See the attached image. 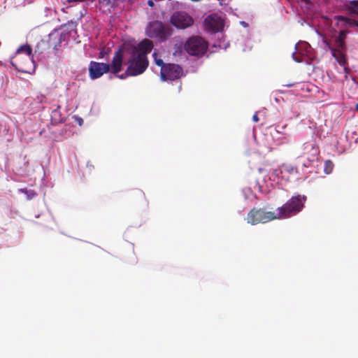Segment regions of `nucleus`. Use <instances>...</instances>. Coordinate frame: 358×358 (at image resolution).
<instances>
[{
	"instance_id": "obj_8",
	"label": "nucleus",
	"mask_w": 358,
	"mask_h": 358,
	"mask_svg": "<svg viewBox=\"0 0 358 358\" xmlns=\"http://www.w3.org/2000/svg\"><path fill=\"white\" fill-rule=\"evenodd\" d=\"M182 73V68L178 64H166L165 66L161 68L160 76L163 80H174L180 78Z\"/></svg>"
},
{
	"instance_id": "obj_14",
	"label": "nucleus",
	"mask_w": 358,
	"mask_h": 358,
	"mask_svg": "<svg viewBox=\"0 0 358 358\" xmlns=\"http://www.w3.org/2000/svg\"><path fill=\"white\" fill-rule=\"evenodd\" d=\"M343 50L338 48L333 51L332 56L335 58L336 62L343 67L345 73H348L350 69L348 66V62L345 54L343 52Z\"/></svg>"
},
{
	"instance_id": "obj_31",
	"label": "nucleus",
	"mask_w": 358,
	"mask_h": 358,
	"mask_svg": "<svg viewBox=\"0 0 358 358\" xmlns=\"http://www.w3.org/2000/svg\"><path fill=\"white\" fill-rule=\"evenodd\" d=\"M303 2L306 3H310V0H301Z\"/></svg>"
},
{
	"instance_id": "obj_19",
	"label": "nucleus",
	"mask_w": 358,
	"mask_h": 358,
	"mask_svg": "<svg viewBox=\"0 0 358 358\" xmlns=\"http://www.w3.org/2000/svg\"><path fill=\"white\" fill-rule=\"evenodd\" d=\"M281 166L285 176L287 173L289 175L297 173V168L292 164H284Z\"/></svg>"
},
{
	"instance_id": "obj_34",
	"label": "nucleus",
	"mask_w": 358,
	"mask_h": 358,
	"mask_svg": "<svg viewBox=\"0 0 358 358\" xmlns=\"http://www.w3.org/2000/svg\"><path fill=\"white\" fill-rule=\"evenodd\" d=\"M80 122H83V120H80V121H78L79 124H81Z\"/></svg>"
},
{
	"instance_id": "obj_1",
	"label": "nucleus",
	"mask_w": 358,
	"mask_h": 358,
	"mask_svg": "<svg viewBox=\"0 0 358 358\" xmlns=\"http://www.w3.org/2000/svg\"><path fill=\"white\" fill-rule=\"evenodd\" d=\"M306 201V196L298 194L292 196L285 204L277 208L278 219H286L296 215L303 208Z\"/></svg>"
},
{
	"instance_id": "obj_25",
	"label": "nucleus",
	"mask_w": 358,
	"mask_h": 358,
	"mask_svg": "<svg viewBox=\"0 0 358 358\" xmlns=\"http://www.w3.org/2000/svg\"><path fill=\"white\" fill-rule=\"evenodd\" d=\"M324 43L326 44V45H327V47L328 48V49L331 50V53H333V51H334V50H337V49H338L336 46V47H334V46L331 44V43H330L329 41H327V40H325V41H324Z\"/></svg>"
},
{
	"instance_id": "obj_10",
	"label": "nucleus",
	"mask_w": 358,
	"mask_h": 358,
	"mask_svg": "<svg viewBox=\"0 0 358 358\" xmlns=\"http://www.w3.org/2000/svg\"><path fill=\"white\" fill-rule=\"evenodd\" d=\"M110 71V64L92 61L89 66V74L91 79L100 78Z\"/></svg>"
},
{
	"instance_id": "obj_13",
	"label": "nucleus",
	"mask_w": 358,
	"mask_h": 358,
	"mask_svg": "<svg viewBox=\"0 0 358 358\" xmlns=\"http://www.w3.org/2000/svg\"><path fill=\"white\" fill-rule=\"evenodd\" d=\"M123 62V51L119 49L115 52L111 64H110V71L113 74H117L122 71Z\"/></svg>"
},
{
	"instance_id": "obj_33",
	"label": "nucleus",
	"mask_w": 358,
	"mask_h": 358,
	"mask_svg": "<svg viewBox=\"0 0 358 358\" xmlns=\"http://www.w3.org/2000/svg\"><path fill=\"white\" fill-rule=\"evenodd\" d=\"M80 122H83V120H80V121H78L79 124H81Z\"/></svg>"
},
{
	"instance_id": "obj_11",
	"label": "nucleus",
	"mask_w": 358,
	"mask_h": 358,
	"mask_svg": "<svg viewBox=\"0 0 358 358\" xmlns=\"http://www.w3.org/2000/svg\"><path fill=\"white\" fill-rule=\"evenodd\" d=\"M62 42L61 36H59L57 34L51 33L48 35V39L47 41H41L38 43L35 48V52L42 53V49L45 46H48V48H52L53 49H57V46L60 45Z\"/></svg>"
},
{
	"instance_id": "obj_7",
	"label": "nucleus",
	"mask_w": 358,
	"mask_h": 358,
	"mask_svg": "<svg viewBox=\"0 0 358 358\" xmlns=\"http://www.w3.org/2000/svg\"><path fill=\"white\" fill-rule=\"evenodd\" d=\"M170 22L178 29H185L194 24V20L185 11H176L171 16Z\"/></svg>"
},
{
	"instance_id": "obj_18",
	"label": "nucleus",
	"mask_w": 358,
	"mask_h": 358,
	"mask_svg": "<svg viewBox=\"0 0 358 358\" xmlns=\"http://www.w3.org/2000/svg\"><path fill=\"white\" fill-rule=\"evenodd\" d=\"M339 22H343L345 25L350 27H358V22L345 16L338 15L336 17Z\"/></svg>"
},
{
	"instance_id": "obj_12",
	"label": "nucleus",
	"mask_w": 358,
	"mask_h": 358,
	"mask_svg": "<svg viewBox=\"0 0 358 358\" xmlns=\"http://www.w3.org/2000/svg\"><path fill=\"white\" fill-rule=\"evenodd\" d=\"M153 43L149 39H144L140 42L137 46L133 47L131 52H135L137 55L148 58L147 55L152 51Z\"/></svg>"
},
{
	"instance_id": "obj_29",
	"label": "nucleus",
	"mask_w": 358,
	"mask_h": 358,
	"mask_svg": "<svg viewBox=\"0 0 358 358\" xmlns=\"http://www.w3.org/2000/svg\"><path fill=\"white\" fill-rule=\"evenodd\" d=\"M148 6H150V7H153V6H154V5H155V3H154L153 1H152V0H149V1H148Z\"/></svg>"
},
{
	"instance_id": "obj_6",
	"label": "nucleus",
	"mask_w": 358,
	"mask_h": 358,
	"mask_svg": "<svg viewBox=\"0 0 358 358\" xmlns=\"http://www.w3.org/2000/svg\"><path fill=\"white\" fill-rule=\"evenodd\" d=\"M185 50L192 56H203L208 50V43L201 36H192L185 43Z\"/></svg>"
},
{
	"instance_id": "obj_5",
	"label": "nucleus",
	"mask_w": 358,
	"mask_h": 358,
	"mask_svg": "<svg viewBox=\"0 0 358 358\" xmlns=\"http://www.w3.org/2000/svg\"><path fill=\"white\" fill-rule=\"evenodd\" d=\"M131 57L128 60V67L125 71L127 76H136L142 74L148 68L149 62L148 58L137 55L130 52Z\"/></svg>"
},
{
	"instance_id": "obj_36",
	"label": "nucleus",
	"mask_w": 358,
	"mask_h": 358,
	"mask_svg": "<svg viewBox=\"0 0 358 358\" xmlns=\"http://www.w3.org/2000/svg\"><path fill=\"white\" fill-rule=\"evenodd\" d=\"M103 1H107L108 3H109L110 0H103Z\"/></svg>"
},
{
	"instance_id": "obj_35",
	"label": "nucleus",
	"mask_w": 358,
	"mask_h": 358,
	"mask_svg": "<svg viewBox=\"0 0 358 358\" xmlns=\"http://www.w3.org/2000/svg\"><path fill=\"white\" fill-rule=\"evenodd\" d=\"M80 122H83V120H80V121H78L79 124H81Z\"/></svg>"
},
{
	"instance_id": "obj_17",
	"label": "nucleus",
	"mask_w": 358,
	"mask_h": 358,
	"mask_svg": "<svg viewBox=\"0 0 358 358\" xmlns=\"http://www.w3.org/2000/svg\"><path fill=\"white\" fill-rule=\"evenodd\" d=\"M347 10L351 15H358V1L353 0L345 3V4Z\"/></svg>"
},
{
	"instance_id": "obj_21",
	"label": "nucleus",
	"mask_w": 358,
	"mask_h": 358,
	"mask_svg": "<svg viewBox=\"0 0 358 358\" xmlns=\"http://www.w3.org/2000/svg\"><path fill=\"white\" fill-rule=\"evenodd\" d=\"M334 163L331 160H327L324 162V171L326 174H330L334 169Z\"/></svg>"
},
{
	"instance_id": "obj_16",
	"label": "nucleus",
	"mask_w": 358,
	"mask_h": 358,
	"mask_svg": "<svg viewBox=\"0 0 358 358\" xmlns=\"http://www.w3.org/2000/svg\"><path fill=\"white\" fill-rule=\"evenodd\" d=\"M60 106L58 105L55 109L52 111L51 121L54 124L62 123L64 121V117L60 111Z\"/></svg>"
},
{
	"instance_id": "obj_24",
	"label": "nucleus",
	"mask_w": 358,
	"mask_h": 358,
	"mask_svg": "<svg viewBox=\"0 0 358 358\" xmlns=\"http://www.w3.org/2000/svg\"><path fill=\"white\" fill-rule=\"evenodd\" d=\"M152 57H154L155 64L157 66H161V68H162V66H165V65L166 64L164 63V62H163V60L162 59L157 58V53L156 51H155L152 53Z\"/></svg>"
},
{
	"instance_id": "obj_3",
	"label": "nucleus",
	"mask_w": 358,
	"mask_h": 358,
	"mask_svg": "<svg viewBox=\"0 0 358 358\" xmlns=\"http://www.w3.org/2000/svg\"><path fill=\"white\" fill-rule=\"evenodd\" d=\"M146 34L150 38H156L160 42H163L173 34V29L169 25L155 20L148 24Z\"/></svg>"
},
{
	"instance_id": "obj_4",
	"label": "nucleus",
	"mask_w": 358,
	"mask_h": 358,
	"mask_svg": "<svg viewBox=\"0 0 358 358\" xmlns=\"http://www.w3.org/2000/svg\"><path fill=\"white\" fill-rule=\"evenodd\" d=\"M274 220H278L276 212L268 211L264 208L255 207L248 212L246 217L247 222L252 225L264 224Z\"/></svg>"
},
{
	"instance_id": "obj_27",
	"label": "nucleus",
	"mask_w": 358,
	"mask_h": 358,
	"mask_svg": "<svg viewBox=\"0 0 358 358\" xmlns=\"http://www.w3.org/2000/svg\"><path fill=\"white\" fill-rule=\"evenodd\" d=\"M141 198H144L145 197V194L143 192L138 190V191H136V192Z\"/></svg>"
},
{
	"instance_id": "obj_26",
	"label": "nucleus",
	"mask_w": 358,
	"mask_h": 358,
	"mask_svg": "<svg viewBox=\"0 0 358 358\" xmlns=\"http://www.w3.org/2000/svg\"><path fill=\"white\" fill-rule=\"evenodd\" d=\"M259 117L257 115V113H255L254 115L252 116V120L255 122H257L259 121Z\"/></svg>"
},
{
	"instance_id": "obj_22",
	"label": "nucleus",
	"mask_w": 358,
	"mask_h": 358,
	"mask_svg": "<svg viewBox=\"0 0 358 358\" xmlns=\"http://www.w3.org/2000/svg\"><path fill=\"white\" fill-rule=\"evenodd\" d=\"M271 176L277 178H285L287 176L284 175L282 166L273 171Z\"/></svg>"
},
{
	"instance_id": "obj_28",
	"label": "nucleus",
	"mask_w": 358,
	"mask_h": 358,
	"mask_svg": "<svg viewBox=\"0 0 358 358\" xmlns=\"http://www.w3.org/2000/svg\"><path fill=\"white\" fill-rule=\"evenodd\" d=\"M293 58L297 62H300L301 61V59L300 58H299L297 57H295V54L294 53L293 54Z\"/></svg>"
},
{
	"instance_id": "obj_23",
	"label": "nucleus",
	"mask_w": 358,
	"mask_h": 358,
	"mask_svg": "<svg viewBox=\"0 0 358 358\" xmlns=\"http://www.w3.org/2000/svg\"><path fill=\"white\" fill-rule=\"evenodd\" d=\"M310 147H311L310 150L312 151V155H311V157H308V159L309 161H314L317 158L320 152H319L318 148L317 147H315V145H311Z\"/></svg>"
},
{
	"instance_id": "obj_30",
	"label": "nucleus",
	"mask_w": 358,
	"mask_h": 358,
	"mask_svg": "<svg viewBox=\"0 0 358 358\" xmlns=\"http://www.w3.org/2000/svg\"><path fill=\"white\" fill-rule=\"evenodd\" d=\"M127 74H125V73H124L122 74L121 76H120V78L121 79H124V78H127Z\"/></svg>"
},
{
	"instance_id": "obj_9",
	"label": "nucleus",
	"mask_w": 358,
	"mask_h": 358,
	"mask_svg": "<svg viewBox=\"0 0 358 358\" xmlns=\"http://www.w3.org/2000/svg\"><path fill=\"white\" fill-rule=\"evenodd\" d=\"M203 25L206 31L217 33L222 30L224 24L221 17L216 15H210L205 18Z\"/></svg>"
},
{
	"instance_id": "obj_2",
	"label": "nucleus",
	"mask_w": 358,
	"mask_h": 358,
	"mask_svg": "<svg viewBox=\"0 0 358 358\" xmlns=\"http://www.w3.org/2000/svg\"><path fill=\"white\" fill-rule=\"evenodd\" d=\"M32 48L29 45L20 46L16 50L15 57H13L10 63L17 71L28 73L31 64Z\"/></svg>"
},
{
	"instance_id": "obj_32",
	"label": "nucleus",
	"mask_w": 358,
	"mask_h": 358,
	"mask_svg": "<svg viewBox=\"0 0 358 358\" xmlns=\"http://www.w3.org/2000/svg\"><path fill=\"white\" fill-rule=\"evenodd\" d=\"M292 85H293L292 84H288V85H287L286 86H287V87H292Z\"/></svg>"
},
{
	"instance_id": "obj_15",
	"label": "nucleus",
	"mask_w": 358,
	"mask_h": 358,
	"mask_svg": "<svg viewBox=\"0 0 358 358\" xmlns=\"http://www.w3.org/2000/svg\"><path fill=\"white\" fill-rule=\"evenodd\" d=\"M348 32L349 31L348 30H341L339 31L338 36L335 39V45L337 48L342 50L345 49V40Z\"/></svg>"
},
{
	"instance_id": "obj_20",
	"label": "nucleus",
	"mask_w": 358,
	"mask_h": 358,
	"mask_svg": "<svg viewBox=\"0 0 358 358\" xmlns=\"http://www.w3.org/2000/svg\"><path fill=\"white\" fill-rule=\"evenodd\" d=\"M19 191L27 195V199L29 200L34 199L37 195L36 192L32 189H27L24 188L20 189Z\"/></svg>"
}]
</instances>
